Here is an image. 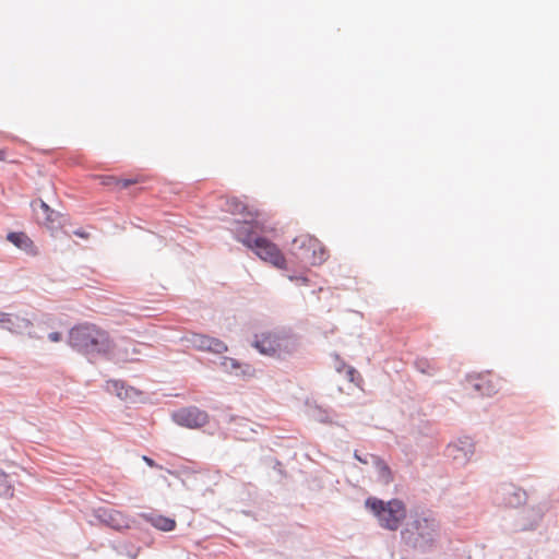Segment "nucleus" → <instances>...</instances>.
I'll list each match as a JSON object with an SVG mask.
<instances>
[{"label":"nucleus","instance_id":"obj_1","mask_svg":"<svg viewBox=\"0 0 559 559\" xmlns=\"http://www.w3.org/2000/svg\"><path fill=\"white\" fill-rule=\"evenodd\" d=\"M68 344L87 357H111L115 344L110 334L94 323H82L69 331Z\"/></svg>","mask_w":559,"mask_h":559},{"label":"nucleus","instance_id":"obj_2","mask_svg":"<svg viewBox=\"0 0 559 559\" xmlns=\"http://www.w3.org/2000/svg\"><path fill=\"white\" fill-rule=\"evenodd\" d=\"M366 507L377 516L380 525L390 531H396L406 518L405 504L399 499L384 502L370 497L366 500Z\"/></svg>","mask_w":559,"mask_h":559},{"label":"nucleus","instance_id":"obj_3","mask_svg":"<svg viewBox=\"0 0 559 559\" xmlns=\"http://www.w3.org/2000/svg\"><path fill=\"white\" fill-rule=\"evenodd\" d=\"M252 346L261 355L281 358L293 354L297 347V342L289 335L265 331L254 335Z\"/></svg>","mask_w":559,"mask_h":559},{"label":"nucleus","instance_id":"obj_4","mask_svg":"<svg viewBox=\"0 0 559 559\" xmlns=\"http://www.w3.org/2000/svg\"><path fill=\"white\" fill-rule=\"evenodd\" d=\"M438 522L430 512L416 515L408 527L402 532V537L414 547L429 546L436 537Z\"/></svg>","mask_w":559,"mask_h":559},{"label":"nucleus","instance_id":"obj_5","mask_svg":"<svg viewBox=\"0 0 559 559\" xmlns=\"http://www.w3.org/2000/svg\"><path fill=\"white\" fill-rule=\"evenodd\" d=\"M238 236L239 240L248 248L252 249L260 259L271 263L275 267L286 269V259L275 243L264 237L253 238L251 233L241 237V233L239 231Z\"/></svg>","mask_w":559,"mask_h":559},{"label":"nucleus","instance_id":"obj_6","mask_svg":"<svg viewBox=\"0 0 559 559\" xmlns=\"http://www.w3.org/2000/svg\"><path fill=\"white\" fill-rule=\"evenodd\" d=\"M294 249H298V258L311 265L325 261L328 253L322 243L310 235H300L293 241Z\"/></svg>","mask_w":559,"mask_h":559},{"label":"nucleus","instance_id":"obj_7","mask_svg":"<svg viewBox=\"0 0 559 559\" xmlns=\"http://www.w3.org/2000/svg\"><path fill=\"white\" fill-rule=\"evenodd\" d=\"M173 418L178 425L192 429L203 427L209 421L207 414L197 407L179 409Z\"/></svg>","mask_w":559,"mask_h":559},{"label":"nucleus","instance_id":"obj_8","mask_svg":"<svg viewBox=\"0 0 559 559\" xmlns=\"http://www.w3.org/2000/svg\"><path fill=\"white\" fill-rule=\"evenodd\" d=\"M498 382V379L490 372L485 374L471 376L466 382V390H473L480 395H492L499 390Z\"/></svg>","mask_w":559,"mask_h":559},{"label":"nucleus","instance_id":"obj_9","mask_svg":"<svg viewBox=\"0 0 559 559\" xmlns=\"http://www.w3.org/2000/svg\"><path fill=\"white\" fill-rule=\"evenodd\" d=\"M475 452L474 442L471 438L460 439L457 442L451 443L448 447V454L459 463L469 461Z\"/></svg>","mask_w":559,"mask_h":559},{"label":"nucleus","instance_id":"obj_10","mask_svg":"<svg viewBox=\"0 0 559 559\" xmlns=\"http://www.w3.org/2000/svg\"><path fill=\"white\" fill-rule=\"evenodd\" d=\"M225 205L231 214L241 215L245 224L253 222L259 216V211L254 206L248 205L237 198L227 199Z\"/></svg>","mask_w":559,"mask_h":559},{"label":"nucleus","instance_id":"obj_11","mask_svg":"<svg viewBox=\"0 0 559 559\" xmlns=\"http://www.w3.org/2000/svg\"><path fill=\"white\" fill-rule=\"evenodd\" d=\"M192 343L201 350H209L215 354H222L227 350V346L224 342L207 335L197 334L193 336Z\"/></svg>","mask_w":559,"mask_h":559},{"label":"nucleus","instance_id":"obj_12","mask_svg":"<svg viewBox=\"0 0 559 559\" xmlns=\"http://www.w3.org/2000/svg\"><path fill=\"white\" fill-rule=\"evenodd\" d=\"M99 519L115 530H122L129 526L128 519L117 510H104L99 514Z\"/></svg>","mask_w":559,"mask_h":559},{"label":"nucleus","instance_id":"obj_13","mask_svg":"<svg viewBox=\"0 0 559 559\" xmlns=\"http://www.w3.org/2000/svg\"><path fill=\"white\" fill-rule=\"evenodd\" d=\"M7 238L15 247L25 251L26 253L32 255L37 253L33 240L25 233H10Z\"/></svg>","mask_w":559,"mask_h":559},{"label":"nucleus","instance_id":"obj_14","mask_svg":"<svg viewBox=\"0 0 559 559\" xmlns=\"http://www.w3.org/2000/svg\"><path fill=\"white\" fill-rule=\"evenodd\" d=\"M155 528L163 532H170L176 527V521L162 514H150L144 516Z\"/></svg>","mask_w":559,"mask_h":559},{"label":"nucleus","instance_id":"obj_15","mask_svg":"<svg viewBox=\"0 0 559 559\" xmlns=\"http://www.w3.org/2000/svg\"><path fill=\"white\" fill-rule=\"evenodd\" d=\"M9 318L12 320L5 321L4 324H1V326L12 333H22L23 331L32 326V322L28 319L21 318L19 316H13L10 313Z\"/></svg>","mask_w":559,"mask_h":559},{"label":"nucleus","instance_id":"obj_16","mask_svg":"<svg viewBox=\"0 0 559 559\" xmlns=\"http://www.w3.org/2000/svg\"><path fill=\"white\" fill-rule=\"evenodd\" d=\"M504 500L509 507L516 508L525 502L526 492L516 487H509L504 492Z\"/></svg>","mask_w":559,"mask_h":559},{"label":"nucleus","instance_id":"obj_17","mask_svg":"<svg viewBox=\"0 0 559 559\" xmlns=\"http://www.w3.org/2000/svg\"><path fill=\"white\" fill-rule=\"evenodd\" d=\"M371 462L376 465L379 479L383 484H389L392 480V474L389 466L374 455H370Z\"/></svg>","mask_w":559,"mask_h":559},{"label":"nucleus","instance_id":"obj_18","mask_svg":"<svg viewBox=\"0 0 559 559\" xmlns=\"http://www.w3.org/2000/svg\"><path fill=\"white\" fill-rule=\"evenodd\" d=\"M13 491L14 489L9 480L8 475L3 472H0V497H12Z\"/></svg>","mask_w":559,"mask_h":559},{"label":"nucleus","instance_id":"obj_19","mask_svg":"<svg viewBox=\"0 0 559 559\" xmlns=\"http://www.w3.org/2000/svg\"><path fill=\"white\" fill-rule=\"evenodd\" d=\"M39 207L40 210L43 211V222L45 224H50L53 222V215H55V212L44 202V201H39Z\"/></svg>","mask_w":559,"mask_h":559},{"label":"nucleus","instance_id":"obj_20","mask_svg":"<svg viewBox=\"0 0 559 559\" xmlns=\"http://www.w3.org/2000/svg\"><path fill=\"white\" fill-rule=\"evenodd\" d=\"M236 376L243 378H253L255 376V369L248 364H241V368L237 370Z\"/></svg>","mask_w":559,"mask_h":559},{"label":"nucleus","instance_id":"obj_21","mask_svg":"<svg viewBox=\"0 0 559 559\" xmlns=\"http://www.w3.org/2000/svg\"><path fill=\"white\" fill-rule=\"evenodd\" d=\"M346 377L350 382H354L357 385H359L360 382L362 381L359 372L354 367L350 366L346 367Z\"/></svg>","mask_w":559,"mask_h":559},{"label":"nucleus","instance_id":"obj_22","mask_svg":"<svg viewBox=\"0 0 559 559\" xmlns=\"http://www.w3.org/2000/svg\"><path fill=\"white\" fill-rule=\"evenodd\" d=\"M223 366L226 370L234 371L235 373L237 372L238 369L241 368V364L238 360H236L235 358H230V357L224 358Z\"/></svg>","mask_w":559,"mask_h":559},{"label":"nucleus","instance_id":"obj_23","mask_svg":"<svg viewBox=\"0 0 559 559\" xmlns=\"http://www.w3.org/2000/svg\"><path fill=\"white\" fill-rule=\"evenodd\" d=\"M139 354H140V350L135 347V345L132 344L131 355H129L128 352H126V354L118 353L116 359L121 360V361H130V360H134L135 359L134 356L139 355Z\"/></svg>","mask_w":559,"mask_h":559},{"label":"nucleus","instance_id":"obj_24","mask_svg":"<svg viewBox=\"0 0 559 559\" xmlns=\"http://www.w3.org/2000/svg\"><path fill=\"white\" fill-rule=\"evenodd\" d=\"M100 183L104 185V186H117L120 183V180L116 177H112V176H107V177H100Z\"/></svg>","mask_w":559,"mask_h":559},{"label":"nucleus","instance_id":"obj_25","mask_svg":"<svg viewBox=\"0 0 559 559\" xmlns=\"http://www.w3.org/2000/svg\"><path fill=\"white\" fill-rule=\"evenodd\" d=\"M292 282H295L297 285H307L309 280L305 276H289Z\"/></svg>","mask_w":559,"mask_h":559},{"label":"nucleus","instance_id":"obj_26","mask_svg":"<svg viewBox=\"0 0 559 559\" xmlns=\"http://www.w3.org/2000/svg\"><path fill=\"white\" fill-rule=\"evenodd\" d=\"M119 180H120V183L117 185V187H120V188H128L129 186L138 182L135 179H119Z\"/></svg>","mask_w":559,"mask_h":559},{"label":"nucleus","instance_id":"obj_27","mask_svg":"<svg viewBox=\"0 0 559 559\" xmlns=\"http://www.w3.org/2000/svg\"><path fill=\"white\" fill-rule=\"evenodd\" d=\"M48 338L50 342L58 343L62 340V334L60 332H51Z\"/></svg>","mask_w":559,"mask_h":559},{"label":"nucleus","instance_id":"obj_28","mask_svg":"<svg viewBox=\"0 0 559 559\" xmlns=\"http://www.w3.org/2000/svg\"><path fill=\"white\" fill-rule=\"evenodd\" d=\"M354 456L359 461L361 462L362 464H368L369 462H371V459H370V455H366L365 457H361L358 452L356 451Z\"/></svg>","mask_w":559,"mask_h":559},{"label":"nucleus","instance_id":"obj_29","mask_svg":"<svg viewBox=\"0 0 559 559\" xmlns=\"http://www.w3.org/2000/svg\"><path fill=\"white\" fill-rule=\"evenodd\" d=\"M9 313L0 312V325L4 324L5 321H10Z\"/></svg>","mask_w":559,"mask_h":559},{"label":"nucleus","instance_id":"obj_30","mask_svg":"<svg viewBox=\"0 0 559 559\" xmlns=\"http://www.w3.org/2000/svg\"><path fill=\"white\" fill-rule=\"evenodd\" d=\"M74 234L81 238H87L88 234L83 230H75Z\"/></svg>","mask_w":559,"mask_h":559},{"label":"nucleus","instance_id":"obj_31","mask_svg":"<svg viewBox=\"0 0 559 559\" xmlns=\"http://www.w3.org/2000/svg\"><path fill=\"white\" fill-rule=\"evenodd\" d=\"M534 515V523H537L542 519V514L539 512L532 511Z\"/></svg>","mask_w":559,"mask_h":559},{"label":"nucleus","instance_id":"obj_32","mask_svg":"<svg viewBox=\"0 0 559 559\" xmlns=\"http://www.w3.org/2000/svg\"><path fill=\"white\" fill-rule=\"evenodd\" d=\"M144 461H145L150 466H153V465H154L153 460H151V459H148V457H146V456H144Z\"/></svg>","mask_w":559,"mask_h":559},{"label":"nucleus","instance_id":"obj_33","mask_svg":"<svg viewBox=\"0 0 559 559\" xmlns=\"http://www.w3.org/2000/svg\"><path fill=\"white\" fill-rule=\"evenodd\" d=\"M5 158V152L0 150V160H3Z\"/></svg>","mask_w":559,"mask_h":559},{"label":"nucleus","instance_id":"obj_34","mask_svg":"<svg viewBox=\"0 0 559 559\" xmlns=\"http://www.w3.org/2000/svg\"><path fill=\"white\" fill-rule=\"evenodd\" d=\"M532 526H533V524L532 525H524L523 528H530Z\"/></svg>","mask_w":559,"mask_h":559}]
</instances>
